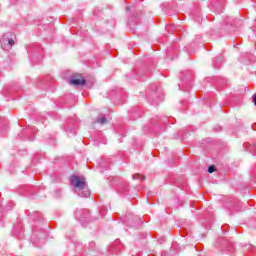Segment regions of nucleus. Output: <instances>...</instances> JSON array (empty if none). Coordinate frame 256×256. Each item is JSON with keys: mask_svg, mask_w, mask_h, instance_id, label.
<instances>
[{"mask_svg": "<svg viewBox=\"0 0 256 256\" xmlns=\"http://www.w3.org/2000/svg\"><path fill=\"white\" fill-rule=\"evenodd\" d=\"M208 173H215V166H209Z\"/></svg>", "mask_w": 256, "mask_h": 256, "instance_id": "obj_6", "label": "nucleus"}, {"mask_svg": "<svg viewBox=\"0 0 256 256\" xmlns=\"http://www.w3.org/2000/svg\"><path fill=\"white\" fill-rule=\"evenodd\" d=\"M132 179H141L142 181L145 179V176H141V174H134Z\"/></svg>", "mask_w": 256, "mask_h": 256, "instance_id": "obj_5", "label": "nucleus"}, {"mask_svg": "<svg viewBox=\"0 0 256 256\" xmlns=\"http://www.w3.org/2000/svg\"><path fill=\"white\" fill-rule=\"evenodd\" d=\"M70 85H76V86H79V85H85V79H71L70 80Z\"/></svg>", "mask_w": 256, "mask_h": 256, "instance_id": "obj_3", "label": "nucleus"}, {"mask_svg": "<svg viewBox=\"0 0 256 256\" xmlns=\"http://www.w3.org/2000/svg\"><path fill=\"white\" fill-rule=\"evenodd\" d=\"M0 43L3 49H11V47L15 45V41L13 40V33L8 32L4 34L0 39Z\"/></svg>", "mask_w": 256, "mask_h": 256, "instance_id": "obj_2", "label": "nucleus"}, {"mask_svg": "<svg viewBox=\"0 0 256 256\" xmlns=\"http://www.w3.org/2000/svg\"><path fill=\"white\" fill-rule=\"evenodd\" d=\"M70 183L74 187L76 193L79 197H89L91 191H89V186H87V180L84 177L71 176Z\"/></svg>", "mask_w": 256, "mask_h": 256, "instance_id": "obj_1", "label": "nucleus"}, {"mask_svg": "<svg viewBox=\"0 0 256 256\" xmlns=\"http://www.w3.org/2000/svg\"><path fill=\"white\" fill-rule=\"evenodd\" d=\"M96 123H100L101 125H105V123H107V118H105V116H101L100 118H98L96 120Z\"/></svg>", "mask_w": 256, "mask_h": 256, "instance_id": "obj_4", "label": "nucleus"}, {"mask_svg": "<svg viewBox=\"0 0 256 256\" xmlns=\"http://www.w3.org/2000/svg\"><path fill=\"white\" fill-rule=\"evenodd\" d=\"M252 97H253V103L256 106V94H254Z\"/></svg>", "mask_w": 256, "mask_h": 256, "instance_id": "obj_7", "label": "nucleus"}]
</instances>
